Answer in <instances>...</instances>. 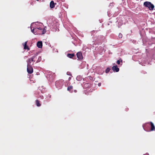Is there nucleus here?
<instances>
[{
    "instance_id": "nucleus-1",
    "label": "nucleus",
    "mask_w": 155,
    "mask_h": 155,
    "mask_svg": "<svg viewBox=\"0 0 155 155\" xmlns=\"http://www.w3.org/2000/svg\"><path fill=\"white\" fill-rule=\"evenodd\" d=\"M143 4L145 6L148 7L150 10H153L154 8V5L149 2H145Z\"/></svg>"
},
{
    "instance_id": "nucleus-2",
    "label": "nucleus",
    "mask_w": 155,
    "mask_h": 155,
    "mask_svg": "<svg viewBox=\"0 0 155 155\" xmlns=\"http://www.w3.org/2000/svg\"><path fill=\"white\" fill-rule=\"evenodd\" d=\"M27 71L28 73L31 74L33 72V69L31 66L29 64H27Z\"/></svg>"
},
{
    "instance_id": "nucleus-3",
    "label": "nucleus",
    "mask_w": 155,
    "mask_h": 155,
    "mask_svg": "<svg viewBox=\"0 0 155 155\" xmlns=\"http://www.w3.org/2000/svg\"><path fill=\"white\" fill-rule=\"evenodd\" d=\"M77 56L78 58L79 59L81 60L83 59V57L81 52H78L77 54Z\"/></svg>"
},
{
    "instance_id": "nucleus-4",
    "label": "nucleus",
    "mask_w": 155,
    "mask_h": 155,
    "mask_svg": "<svg viewBox=\"0 0 155 155\" xmlns=\"http://www.w3.org/2000/svg\"><path fill=\"white\" fill-rule=\"evenodd\" d=\"M112 69L114 71H115L117 72H118L119 70L117 65L113 66L112 67Z\"/></svg>"
},
{
    "instance_id": "nucleus-5",
    "label": "nucleus",
    "mask_w": 155,
    "mask_h": 155,
    "mask_svg": "<svg viewBox=\"0 0 155 155\" xmlns=\"http://www.w3.org/2000/svg\"><path fill=\"white\" fill-rule=\"evenodd\" d=\"M37 46L38 48H41L42 47V43L41 41H38L37 42Z\"/></svg>"
},
{
    "instance_id": "nucleus-6",
    "label": "nucleus",
    "mask_w": 155,
    "mask_h": 155,
    "mask_svg": "<svg viewBox=\"0 0 155 155\" xmlns=\"http://www.w3.org/2000/svg\"><path fill=\"white\" fill-rule=\"evenodd\" d=\"M35 57V56H34L32 58L29 59H28V64H30L31 63V62L33 61H34L33 59H34Z\"/></svg>"
},
{
    "instance_id": "nucleus-7",
    "label": "nucleus",
    "mask_w": 155,
    "mask_h": 155,
    "mask_svg": "<svg viewBox=\"0 0 155 155\" xmlns=\"http://www.w3.org/2000/svg\"><path fill=\"white\" fill-rule=\"evenodd\" d=\"M50 7L51 8H53L54 7V2L51 1L50 3Z\"/></svg>"
},
{
    "instance_id": "nucleus-8",
    "label": "nucleus",
    "mask_w": 155,
    "mask_h": 155,
    "mask_svg": "<svg viewBox=\"0 0 155 155\" xmlns=\"http://www.w3.org/2000/svg\"><path fill=\"white\" fill-rule=\"evenodd\" d=\"M27 41H26L24 45V49H27L28 50H29V48L27 46Z\"/></svg>"
},
{
    "instance_id": "nucleus-9",
    "label": "nucleus",
    "mask_w": 155,
    "mask_h": 155,
    "mask_svg": "<svg viewBox=\"0 0 155 155\" xmlns=\"http://www.w3.org/2000/svg\"><path fill=\"white\" fill-rule=\"evenodd\" d=\"M67 56L70 58H72L74 56V54H68L67 55Z\"/></svg>"
},
{
    "instance_id": "nucleus-10",
    "label": "nucleus",
    "mask_w": 155,
    "mask_h": 155,
    "mask_svg": "<svg viewBox=\"0 0 155 155\" xmlns=\"http://www.w3.org/2000/svg\"><path fill=\"white\" fill-rule=\"evenodd\" d=\"M151 130H153L154 129V126L152 122L151 123Z\"/></svg>"
},
{
    "instance_id": "nucleus-11",
    "label": "nucleus",
    "mask_w": 155,
    "mask_h": 155,
    "mask_svg": "<svg viewBox=\"0 0 155 155\" xmlns=\"http://www.w3.org/2000/svg\"><path fill=\"white\" fill-rule=\"evenodd\" d=\"M36 102L37 105L38 106H41L40 104L39 103V101L38 100L36 101Z\"/></svg>"
},
{
    "instance_id": "nucleus-12",
    "label": "nucleus",
    "mask_w": 155,
    "mask_h": 155,
    "mask_svg": "<svg viewBox=\"0 0 155 155\" xmlns=\"http://www.w3.org/2000/svg\"><path fill=\"white\" fill-rule=\"evenodd\" d=\"M72 88H73V86H70L68 87L67 90L68 91H70L71 89H72Z\"/></svg>"
},
{
    "instance_id": "nucleus-13",
    "label": "nucleus",
    "mask_w": 155,
    "mask_h": 155,
    "mask_svg": "<svg viewBox=\"0 0 155 155\" xmlns=\"http://www.w3.org/2000/svg\"><path fill=\"white\" fill-rule=\"evenodd\" d=\"M46 32V29L45 28L44 29H43V31H42V34H44Z\"/></svg>"
},
{
    "instance_id": "nucleus-14",
    "label": "nucleus",
    "mask_w": 155,
    "mask_h": 155,
    "mask_svg": "<svg viewBox=\"0 0 155 155\" xmlns=\"http://www.w3.org/2000/svg\"><path fill=\"white\" fill-rule=\"evenodd\" d=\"M110 70V69L109 68H107L106 70V72L107 73L109 72Z\"/></svg>"
},
{
    "instance_id": "nucleus-15",
    "label": "nucleus",
    "mask_w": 155,
    "mask_h": 155,
    "mask_svg": "<svg viewBox=\"0 0 155 155\" xmlns=\"http://www.w3.org/2000/svg\"><path fill=\"white\" fill-rule=\"evenodd\" d=\"M118 36L120 38H121L122 37V35L121 33H120L119 34Z\"/></svg>"
},
{
    "instance_id": "nucleus-16",
    "label": "nucleus",
    "mask_w": 155,
    "mask_h": 155,
    "mask_svg": "<svg viewBox=\"0 0 155 155\" xmlns=\"http://www.w3.org/2000/svg\"><path fill=\"white\" fill-rule=\"evenodd\" d=\"M35 29H33L31 30V32L33 33L34 34H35V33L34 32Z\"/></svg>"
},
{
    "instance_id": "nucleus-17",
    "label": "nucleus",
    "mask_w": 155,
    "mask_h": 155,
    "mask_svg": "<svg viewBox=\"0 0 155 155\" xmlns=\"http://www.w3.org/2000/svg\"><path fill=\"white\" fill-rule=\"evenodd\" d=\"M117 63L118 64H120V61L119 60H118L117 61Z\"/></svg>"
},
{
    "instance_id": "nucleus-18",
    "label": "nucleus",
    "mask_w": 155,
    "mask_h": 155,
    "mask_svg": "<svg viewBox=\"0 0 155 155\" xmlns=\"http://www.w3.org/2000/svg\"><path fill=\"white\" fill-rule=\"evenodd\" d=\"M37 29H40V30H41V28H35V30H36Z\"/></svg>"
},
{
    "instance_id": "nucleus-19",
    "label": "nucleus",
    "mask_w": 155,
    "mask_h": 155,
    "mask_svg": "<svg viewBox=\"0 0 155 155\" xmlns=\"http://www.w3.org/2000/svg\"><path fill=\"white\" fill-rule=\"evenodd\" d=\"M71 79V77H69V80H70Z\"/></svg>"
},
{
    "instance_id": "nucleus-20",
    "label": "nucleus",
    "mask_w": 155,
    "mask_h": 155,
    "mask_svg": "<svg viewBox=\"0 0 155 155\" xmlns=\"http://www.w3.org/2000/svg\"><path fill=\"white\" fill-rule=\"evenodd\" d=\"M100 85H101V84H98V85H99V86H100Z\"/></svg>"
},
{
    "instance_id": "nucleus-21",
    "label": "nucleus",
    "mask_w": 155,
    "mask_h": 155,
    "mask_svg": "<svg viewBox=\"0 0 155 155\" xmlns=\"http://www.w3.org/2000/svg\"><path fill=\"white\" fill-rule=\"evenodd\" d=\"M37 0V1H38L39 0Z\"/></svg>"
}]
</instances>
